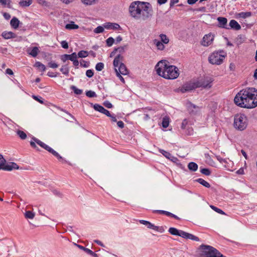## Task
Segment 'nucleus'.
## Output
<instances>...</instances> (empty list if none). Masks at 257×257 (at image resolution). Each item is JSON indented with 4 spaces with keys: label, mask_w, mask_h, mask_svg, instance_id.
<instances>
[{
    "label": "nucleus",
    "mask_w": 257,
    "mask_h": 257,
    "mask_svg": "<svg viewBox=\"0 0 257 257\" xmlns=\"http://www.w3.org/2000/svg\"><path fill=\"white\" fill-rule=\"evenodd\" d=\"M75 245L78 247H79L80 249L84 250L86 253H87V254H89V253H91V252H90V249H89V248H86L82 245H79V244H75Z\"/></svg>",
    "instance_id": "nucleus-49"
},
{
    "label": "nucleus",
    "mask_w": 257,
    "mask_h": 257,
    "mask_svg": "<svg viewBox=\"0 0 257 257\" xmlns=\"http://www.w3.org/2000/svg\"><path fill=\"white\" fill-rule=\"evenodd\" d=\"M2 37L5 39H9L11 38H15L16 35L15 33L12 32H4L2 34Z\"/></svg>",
    "instance_id": "nucleus-20"
},
{
    "label": "nucleus",
    "mask_w": 257,
    "mask_h": 257,
    "mask_svg": "<svg viewBox=\"0 0 257 257\" xmlns=\"http://www.w3.org/2000/svg\"><path fill=\"white\" fill-rule=\"evenodd\" d=\"M26 218L33 219L35 217V213L31 211H27L25 213Z\"/></svg>",
    "instance_id": "nucleus-35"
},
{
    "label": "nucleus",
    "mask_w": 257,
    "mask_h": 257,
    "mask_svg": "<svg viewBox=\"0 0 257 257\" xmlns=\"http://www.w3.org/2000/svg\"><path fill=\"white\" fill-rule=\"evenodd\" d=\"M166 158L170 160L171 161H172L174 163H177V161H178V159L172 156L170 153L165 151L163 150H161L160 151Z\"/></svg>",
    "instance_id": "nucleus-14"
},
{
    "label": "nucleus",
    "mask_w": 257,
    "mask_h": 257,
    "mask_svg": "<svg viewBox=\"0 0 257 257\" xmlns=\"http://www.w3.org/2000/svg\"><path fill=\"white\" fill-rule=\"evenodd\" d=\"M75 57H77V54L75 52H74L71 54H64L62 55L61 59L63 62H65L68 60L70 61L73 60V59L75 58Z\"/></svg>",
    "instance_id": "nucleus-17"
},
{
    "label": "nucleus",
    "mask_w": 257,
    "mask_h": 257,
    "mask_svg": "<svg viewBox=\"0 0 257 257\" xmlns=\"http://www.w3.org/2000/svg\"><path fill=\"white\" fill-rule=\"evenodd\" d=\"M200 172L206 176H209L211 174V172L209 169L207 168H203L201 169Z\"/></svg>",
    "instance_id": "nucleus-46"
},
{
    "label": "nucleus",
    "mask_w": 257,
    "mask_h": 257,
    "mask_svg": "<svg viewBox=\"0 0 257 257\" xmlns=\"http://www.w3.org/2000/svg\"><path fill=\"white\" fill-rule=\"evenodd\" d=\"M162 124L164 128H167L169 124V117L168 116L163 117Z\"/></svg>",
    "instance_id": "nucleus-30"
},
{
    "label": "nucleus",
    "mask_w": 257,
    "mask_h": 257,
    "mask_svg": "<svg viewBox=\"0 0 257 257\" xmlns=\"http://www.w3.org/2000/svg\"><path fill=\"white\" fill-rule=\"evenodd\" d=\"M195 181L206 188L210 187V184L202 178H198Z\"/></svg>",
    "instance_id": "nucleus-25"
},
{
    "label": "nucleus",
    "mask_w": 257,
    "mask_h": 257,
    "mask_svg": "<svg viewBox=\"0 0 257 257\" xmlns=\"http://www.w3.org/2000/svg\"><path fill=\"white\" fill-rule=\"evenodd\" d=\"M104 68V64L102 62H99L96 64L95 69L98 71H101Z\"/></svg>",
    "instance_id": "nucleus-42"
},
{
    "label": "nucleus",
    "mask_w": 257,
    "mask_h": 257,
    "mask_svg": "<svg viewBox=\"0 0 257 257\" xmlns=\"http://www.w3.org/2000/svg\"><path fill=\"white\" fill-rule=\"evenodd\" d=\"M213 80L210 78H206L196 81L197 88L202 87L204 89H209L212 87Z\"/></svg>",
    "instance_id": "nucleus-8"
},
{
    "label": "nucleus",
    "mask_w": 257,
    "mask_h": 257,
    "mask_svg": "<svg viewBox=\"0 0 257 257\" xmlns=\"http://www.w3.org/2000/svg\"><path fill=\"white\" fill-rule=\"evenodd\" d=\"M217 160L220 163H226V160L222 158L220 156L216 157Z\"/></svg>",
    "instance_id": "nucleus-64"
},
{
    "label": "nucleus",
    "mask_w": 257,
    "mask_h": 257,
    "mask_svg": "<svg viewBox=\"0 0 257 257\" xmlns=\"http://www.w3.org/2000/svg\"><path fill=\"white\" fill-rule=\"evenodd\" d=\"M247 119L244 114H237L234 116V126L239 131L244 130L247 126Z\"/></svg>",
    "instance_id": "nucleus-6"
},
{
    "label": "nucleus",
    "mask_w": 257,
    "mask_h": 257,
    "mask_svg": "<svg viewBox=\"0 0 257 257\" xmlns=\"http://www.w3.org/2000/svg\"><path fill=\"white\" fill-rule=\"evenodd\" d=\"M39 52V50L37 47H34L32 48L30 52H29V54L31 55L33 57H36L38 53Z\"/></svg>",
    "instance_id": "nucleus-28"
},
{
    "label": "nucleus",
    "mask_w": 257,
    "mask_h": 257,
    "mask_svg": "<svg viewBox=\"0 0 257 257\" xmlns=\"http://www.w3.org/2000/svg\"><path fill=\"white\" fill-rule=\"evenodd\" d=\"M166 60L160 61L155 66L157 73L160 76L167 79L177 78L179 73L178 68L174 65L167 64Z\"/></svg>",
    "instance_id": "nucleus-3"
},
{
    "label": "nucleus",
    "mask_w": 257,
    "mask_h": 257,
    "mask_svg": "<svg viewBox=\"0 0 257 257\" xmlns=\"http://www.w3.org/2000/svg\"><path fill=\"white\" fill-rule=\"evenodd\" d=\"M50 153L55 156L59 160V161L61 162L62 163H67V161L66 160L63 159L57 152L54 150H53L52 152H51Z\"/></svg>",
    "instance_id": "nucleus-22"
},
{
    "label": "nucleus",
    "mask_w": 257,
    "mask_h": 257,
    "mask_svg": "<svg viewBox=\"0 0 257 257\" xmlns=\"http://www.w3.org/2000/svg\"><path fill=\"white\" fill-rule=\"evenodd\" d=\"M37 2L39 4L43 6L49 7L50 6V3L45 0H37Z\"/></svg>",
    "instance_id": "nucleus-51"
},
{
    "label": "nucleus",
    "mask_w": 257,
    "mask_h": 257,
    "mask_svg": "<svg viewBox=\"0 0 257 257\" xmlns=\"http://www.w3.org/2000/svg\"><path fill=\"white\" fill-rule=\"evenodd\" d=\"M19 20L16 17L13 18L10 22L11 26L14 29H17L19 27Z\"/></svg>",
    "instance_id": "nucleus-21"
},
{
    "label": "nucleus",
    "mask_w": 257,
    "mask_h": 257,
    "mask_svg": "<svg viewBox=\"0 0 257 257\" xmlns=\"http://www.w3.org/2000/svg\"><path fill=\"white\" fill-rule=\"evenodd\" d=\"M187 239H190L196 241H199V238L198 237L189 233H188Z\"/></svg>",
    "instance_id": "nucleus-43"
},
{
    "label": "nucleus",
    "mask_w": 257,
    "mask_h": 257,
    "mask_svg": "<svg viewBox=\"0 0 257 257\" xmlns=\"http://www.w3.org/2000/svg\"><path fill=\"white\" fill-rule=\"evenodd\" d=\"M106 44L108 47L111 46L114 42V39L112 37H109L106 40Z\"/></svg>",
    "instance_id": "nucleus-47"
},
{
    "label": "nucleus",
    "mask_w": 257,
    "mask_h": 257,
    "mask_svg": "<svg viewBox=\"0 0 257 257\" xmlns=\"http://www.w3.org/2000/svg\"><path fill=\"white\" fill-rule=\"evenodd\" d=\"M179 2V0H171L170 3V7H173L175 4H177Z\"/></svg>",
    "instance_id": "nucleus-61"
},
{
    "label": "nucleus",
    "mask_w": 257,
    "mask_h": 257,
    "mask_svg": "<svg viewBox=\"0 0 257 257\" xmlns=\"http://www.w3.org/2000/svg\"><path fill=\"white\" fill-rule=\"evenodd\" d=\"M104 26H98L94 30V32L96 34L101 33L104 31Z\"/></svg>",
    "instance_id": "nucleus-44"
},
{
    "label": "nucleus",
    "mask_w": 257,
    "mask_h": 257,
    "mask_svg": "<svg viewBox=\"0 0 257 257\" xmlns=\"http://www.w3.org/2000/svg\"><path fill=\"white\" fill-rule=\"evenodd\" d=\"M70 88L76 94L80 95L82 93V90L77 88L75 86L72 85Z\"/></svg>",
    "instance_id": "nucleus-39"
},
{
    "label": "nucleus",
    "mask_w": 257,
    "mask_h": 257,
    "mask_svg": "<svg viewBox=\"0 0 257 257\" xmlns=\"http://www.w3.org/2000/svg\"><path fill=\"white\" fill-rule=\"evenodd\" d=\"M11 1L10 0H0V3L3 5L10 4Z\"/></svg>",
    "instance_id": "nucleus-62"
},
{
    "label": "nucleus",
    "mask_w": 257,
    "mask_h": 257,
    "mask_svg": "<svg viewBox=\"0 0 257 257\" xmlns=\"http://www.w3.org/2000/svg\"><path fill=\"white\" fill-rule=\"evenodd\" d=\"M187 105L188 110L189 111V112L191 114H196L199 109L198 106L193 104L191 102L188 103Z\"/></svg>",
    "instance_id": "nucleus-15"
},
{
    "label": "nucleus",
    "mask_w": 257,
    "mask_h": 257,
    "mask_svg": "<svg viewBox=\"0 0 257 257\" xmlns=\"http://www.w3.org/2000/svg\"><path fill=\"white\" fill-rule=\"evenodd\" d=\"M217 21L218 22V26L219 27L226 29H229V27H228V25H227V20L226 18L218 17L217 18Z\"/></svg>",
    "instance_id": "nucleus-11"
},
{
    "label": "nucleus",
    "mask_w": 257,
    "mask_h": 257,
    "mask_svg": "<svg viewBox=\"0 0 257 257\" xmlns=\"http://www.w3.org/2000/svg\"><path fill=\"white\" fill-rule=\"evenodd\" d=\"M103 26L106 29H121L120 26L116 23H106L104 24Z\"/></svg>",
    "instance_id": "nucleus-16"
},
{
    "label": "nucleus",
    "mask_w": 257,
    "mask_h": 257,
    "mask_svg": "<svg viewBox=\"0 0 257 257\" xmlns=\"http://www.w3.org/2000/svg\"><path fill=\"white\" fill-rule=\"evenodd\" d=\"M81 1L85 5H92L97 2L98 0H81Z\"/></svg>",
    "instance_id": "nucleus-34"
},
{
    "label": "nucleus",
    "mask_w": 257,
    "mask_h": 257,
    "mask_svg": "<svg viewBox=\"0 0 257 257\" xmlns=\"http://www.w3.org/2000/svg\"><path fill=\"white\" fill-rule=\"evenodd\" d=\"M129 12L135 19L146 21L152 17L153 10L150 3L136 1L130 5Z\"/></svg>",
    "instance_id": "nucleus-2"
},
{
    "label": "nucleus",
    "mask_w": 257,
    "mask_h": 257,
    "mask_svg": "<svg viewBox=\"0 0 257 257\" xmlns=\"http://www.w3.org/2000/svg\"><path fill=\"white\" fill-rule=\"evenodd\" d=\"M79 28L77 25L75 24L74 22H71L70 23L66 24L65 28L68 30L77 29Z\"/></svg>",
    "instance_id": "nucleus-26"
},
{
    "label": "nucleus",
    "mask_w": 257,
    "mask_h": 257,
    "mask_svg": "<svg viewBox=\"0 0 257 257\" xmlns=\"http://www.w3.org/2000/svg\"><path fill=\"white\" fill-rule=\"evenodd\" d=\"M196 81L187 82L180 88V91L182 93H185L196 88Z\"/></svg>",
    "instance_id": "nucleus-9"
},
{
    "label": "nucleus",
    "mask_w": 257,
    "mask_h": 257,
    "mask_svg": "<svg viewBox=\"0 0 257 257\" xmlns=\"http://www.w3.org/2000/svg\"><path fill=\"white\" fill-rule=\"evenodd\" d=\"M18 165L14 162H11L10 164L4 165L1 169L6 171H12L13 169H19Z\"/></svg>",
    "instance_id": "nucleus-13"
},
{
    "label": "nucleus",
    "mask_w": 257,
    "mask_h": 257,
    "mask_svg": "<svg viewBox=\"0 0 257 257\" xmlns=\"http://www.w3.org/2000/svg\"><path fill=\"white\" fill-rule=\"evenodd\" d=\"M71 61L73 62V64L75 66H78L79 65V62L77 59V57H75V58L73 59Z\"/></svg>",
    "instance_id": "nucleus-63"
},
{
    "label": "nucleus",
    "mask_w": 257,
    "mask_h": 257,
    "mask_svg": "<svg viewBox=\"0 0 257 257\" xmlns=\"http://www.w3.org/2000/svg\"><path fill=\"white\" fill-rule=\"evenodd\" d=\"M32 139L39 146H40L42 148H45L46 144L41 142L40 140L37 139V138L33 137Z\"/></svg>",
    "instance_id": "nucleus-41"
},
{
    "label": "nucleus",
    "mask_w": 257,
    "mask_h": 257,
    "mask_svg": "<svg viewBox=\"0 0 257 257\" xmlns=\"http://www.w3.org/2000/svg\"><path fill=\"white\" fill-rule=\"evenodd\" d=\"M117 126L121 128H122L124 127V123L121 120H119L117 122Z\"/></svg>",
    "instance_id": "nucleus-60"
},
{
    "label": "nucleus",
    "mask_w": 257,
    "mask_h": 257,
    "mask_svg": "<svg viewBox=\"0 0 257 257\" xmlns=\"http://www.w3.org/2000/svg\"><path fill=\"white\" fill-rule=\"evenodd\" d=\"M210 207L213 209L214 210V211H215L216 212L220 214H224L225 213L220 209L219 208H217L216 207L214 206H213V205H211L210 206Z\"/></svg>",
    "instance_id": "nucleus-50"
},
{
    "label": "nucleus",
    "mask_w": 257,
    "mask_h": 257,
    "mask_svg": "<svg viewBox=\"0 0 257 257\" xmlns=\"http://www.w3.org/2000/svg\"><path fill=\"white\" fill-rule=\"evenodd\" d=\"M104 105L108 108H111L112 107V104L108 101H106L103 103Z\"/></svg>",
    "instance_id": "nucleus-57"
},
{
    "label": "nucleus",
    "mask_w": 257,
    "mask_h": 257,
    "mask_svg": "<svg viewBox=\"0 0 257 257\" xmlns=\"http://www.w3.org/2000/svg\"><path fill=\"white\" fill-rule=\"evenodd\" d=\"M160 37L161 39V41L164 44H168L169 42V39L165 34H161Z\"/></svg>",
    "instance_id": "nucleus-37"
},
{
    "label": "nucleus",
    "mask_w": 257,
    "mask_h": 257,
    "mask_svg": "<svg viewBox=\"0 0 257 257\" xmlns=\"http://www.w3.org/2000/svg\"><path fill=\"white\" fill-rule=\"evenodd\" d=\"M6 162V161L4 158L3 155L0 154V170L2 168L3 166L5 164Z\"/></svg>",
    "instance_id": "nucleus-52"
},
{
    "label": "nucleus",
    "mask_w": 257,
    "mask_h": 257,
    "mask_svg": "<svg viewBox=\"0 0 257 257\" xmlns=\"http://www.w3.org/2000/svg\"><path fill=\"white\" fill-rule=\"evenodd\" d=\"M48 66L52 68H56L58 67V65L57 64L52 61L48 63Z\"/></svg>",
    "instance_id": "nucleus-55"
},
{
    "label": "nucleus",
    "mask_w": 257,
    "mask_h": 257,
    "mask_svg": "<svg viewBox=\"0 0 257 257\" xmlns=\"http://www.w3.org/2000/svg\"><path fill=\"white\" fill-rule=\"evenodd\" d=\"M93 75V71L91 69L87 70L86 72V75L89 78L92 77Z\"/></svg>",
    "instance_id": "nucleus-54"
},
{
    "label": "nucleus",
    "mask_w": 257,
    "mask_h": 257,
    "mask_svg": "<svg viewBox=\"0 0 257 257\" xmlns=\"http://www.w3.org/2000/svg\"><path fill=\"white\" fill-rule=\"evenodd\" d=\"M34 66L39 69L42 72L45 71L46 70L45 66L40 62H36L34 65Z\"/></svg>",
    "instance_id": "nucleus-29"
},
{
    "label": "nucleus",
    "mask_w": 257,
    "mask_h": 257,
    "mask_svg": "<svg viewBox=\"0 0 257 257\" xmlns=\"http://www.w3.org/2000/svg\"><path fill=\"white\" fill-rule=\"evenodd\" d=\"M188 123V121L186 119H185L183 120L181 124V128L182 129H185L186 128V126Z\"/></svg>",
    "instance_id": "nucleus-59"
},
{
    "label": "nucleus",
    "mask_w": 257,
    "mask_h": 257,
    "mask_svg": "<svg viewBox=\"0 0 257 257\" xmlns=\"http://www.w3.org/2000/svg\"><path fill=\"white\" fill-rule=\"evenodd\" d=\"M61 47L64 49H68V43L66 41H62L61 42Z\"/></svg>",
    "instance_id": "nucleus-56"
},
{
    "label": "nucleus",
    "mask_w": 257,
    "mask_h": 257,
    "mask_svg": "<svg viewBox=\"0 0 257 257\" xmlns=\"http://www.w3.org/2000/svg\"><path fill=\"white\" fill-rule=\"evenodd\" d=\"M88 55V52L86 51H80L78 53L77 56L79 58H85Z\"/></svg>",
    "instance_id": "nucleus-36"
},
{
    "label": "nucleus",
    "mask_w": 257,
    "mask_h": 257,
    "mask_svg": "<svg viewBox=\"0 0 257 257\" xmlns=\"http://www.w3.org/2000/svg\"><path fill=\"white\" fill-rule=\"evenodd\" d=\"M237 106L245 108H253L257 106V89L248 87L240 90L234 98Z\"/></svg>",
    "instance_id": "nucleus-1"
},
{
    "label": "nucleus",
    "mask_w": 257,
    "mask_h": 257,
    "mask_svg": "<svg viewBox=\"0 0 257 257\" xmlns=\"http://www.w3.org/2000/svg\"><path fill=\"white\" fill-rule=\"evenodd\" d=\"M94 109L102 113L105 114L106 116H110V113L108 110L105 109L102 106L95 104L93 105Z\"/></svg>",
    "instance_id": "nucleus-12"
},
{
    "label": "nucleus",
    "mask_w": 257,
    "mask_h": 257,
    "mask_svg": "<svg viewBox=\"0 0 257 257\" xmlns=\"http://www.w3.org/2000/svg\"><path fill=\"white\" fill-rule=\"evenodd\" d=\"M123 57L120 54L117 55L114 59L113 64L115 67L116 73H118L125 75L128 74V70L126 66L122 63Z\"/></svg>",
    "instance_id": "nucleus-5"
},
{
    "label": "nucleus",
    "mask_w": 257,
    "mask_h": 257,
    "mask_svg": "<svg viewBox=\"0 0 257 257\" xmlns=\"http://www.w3.org/2000/svg\"><path fill=\"white\" fill-rule=\"evenodd\" d=\"M229 29H232L235 30H239L241 29L240 25L234 20H231L228 26Z\"/></svg>",
    "instance_id": "nucleus-18"
},
{
    "label": "nucleus",
    "mask_w": 257,
    "mask_h": 257,
    "mask_svg": "<svg viewBox=\"0 0 257 257\" xmlns=\"http://www.w3.org/2000/svg\"><path fill=\"white\" fill-rule=\"evenodd\" d=\"M86 95L89 97H96V94L94 91L92 90L87 91L86 92Z\"/></svg>",
    "instance_id": "nucleus-48"
},
{
    "label": "nucleus",
    "mask_w": 257,
    "mask_h": 257,
    "mask_svg": "<svg viewBox=\"0 0 257 257\" xmlns=\"http://www.w3.org/2000/svg\"><path fill=\"white\" fill-rule=\"evenodd\" d=\"M154 212H158V213H159L162 214H165L167 216H171V217H173L178 220L180 219V218L178 217L176 215H175L170 212L167 211L161 210H154Z\"/></svg>",
    "instance_id": "nucleus-19"
},
{
    "label": "nucleus",
    "mask_w": 257,
    "mask_h": 257,
    "mask_svg": "<svg viewBox=\"0 0 257 257\" xmlns=\"http://www.w3.org/2000/svg\"><path fill=\"white\" fill-rule=\"evenodd\" d=\"M188 233V232L180 230L178 236L187 239Z\"/></svg>",
    "instance_id": "nucleus-53"
},
{
    "label": "nucleus",
    "mask_w": 257,
    "mask_h": 257,
    "mask_svg": "<svg viewBox=\"0 0 257 257\" xmlns=\"http://www.w3.org/2000/svg\"><path fill=\"white\" fill-rule=\"evenodd\" d=\"M60 71L64 75L68 76L69 72V68L68 64H65L62 66L60 69Z\"/></svg>",
    "instance_id": "nucleus-23"
},
{
    "label": "nucleus",
    "mask_w": 257,
    "mask_h": 257,
    "mask_svg": "<svg viewBox=\"0 0 257 257\" xmlns=\"http://www.w3.org/2000/svg\"><path fill=\"white\" fill-rule=\"evenodd\" d=\"M238 16L240 18L245 19L249 17L251 15V12H241L237 14Z\"/></svg>",
    "instance_id": "nucleus-33"
},
{
    "label": "nucleus",
    "mask_w": 257,
    "mask_h": 257,
    "mask_svg": "<svg viewBox=\"0 0 257 257\" xmlns=\"http://www.w3.org/2000/svg\"><path fill=\"white\" fill-rule=\"evenodd\" d=\"M17 134L19 136V137L22 140H25L27 138L26 134L22 131L19 130L17 131Z\"/></svg>",
    "instance_id": "nucleus-40"
},
{
    "label": "nucleus",
    "mask_w": 257,
    "mask_h": 257,
    "mask_svg": "<svg viewBox=\"0 0 257 257\" xmlns=\"http://www.w3.org/2000/svg\"><path fill=\"white\" fill-rule=\"evenodd\" d=\"M223 51L219 52H213L208 57V61L212 64L220 65L223 61L225 55L222 54Z\"/></svg>",
    "instance_id": "nucleus-7"
},
{
    "label": "nucleus",
    "mask_w": 257,
    "mask_h": 257,
    "mask_svg": "<svg viewBox=\"0 0 257 257\" xmlns=\"http://www.w3.org/2000/svg\"><path fill=\"white\" fill-rule=\"evenodd\" d=\"M147 226L149 228L153 229L156 231H160L162 232L159 229V227L158 226H155L154 224H152L150 222L148 221V224L147 225Z\"/></svg>",
    "instance_id": "nucleus-38"
},
{
    "label": "nucleus",
    "mask_w": 257,
    "mask_h": 257,
    "mask_svg": "<svg viewBox=\"0 0 257 257\" xmlns=\"http://www.w3.org/2000/svg\"><path fill=\"white\" fill-rule=\"evenodd\" d=\"M33 98L38 101V102H39L41 104H43L44 103V101L41 99V97H40V98H39V97L38 96H36V95H33Z\"/></svg>",
    "instance_id": "nucleus-58"
},
{
    "label": "nucleus",
    "mask_w": 257,
    "mask_h": 257,
    "mask_svg": "<svg viewBox=\"0 0 257 257\" xmlns=\"http://www.w3.org/2000/svg\"><path fill=\"white\" fill-rule=\"evenodd\" d=\"M188 168L190 171L195 172L198 169V165L194 162H190L188 165Z\"/></svg>",
    "instance_id": "nucleus-24"
},
{
    "label": "nucleus",
    "mask_w": 257,
    "mask_h": 257,
    "mask_svg": "<svg viewBox=\"0 0 257 257\" xmlns=\"http://www.w3.org/2000/svg\"><path fill=\"white\" fill-rule=\"evenodd\" d=\"M180 230H178L174 227H170L169 229V232L172 234L174 235H179V233Z\"/></svg>",
    "instance_id": "nucleus-32"
},
{
    "label": "nucleus",
    "mask_w": 257,
    "mask_h": 257,
    "mask_svg": "<svg viewBox=\"0 0 257 257\" xmlns=\"http://www.w3.org/2000/svg\"><path fill=\"white\" fill-rule=\"evenodd\" d=\"M214 36L210 33L204 36L201 42V44L204 46H208L210 45L214 40Z\"/></svg>",
    "instance_id": "nucleus-10"
},
{
    "label": "nucleus",
    "mask_w": 257,
    "mask_h": 257,
    "mask_svg": "<svg viewBox=\"0 0 257 257\" xmlns=\"http://www.w3.org/2000/svg\"><path fill=\"white\" fill-rule=\"evenodd\" d=\"M32 2V0H21L19 5L22 7H26L29 6Z\"/></svg>",
    "instance_id": "nucleus-27"
},
{
    "label": "nucleus",
    "mask_w": 257,
    "mask_h": 257,
    "mask_svg": "<svg viewBox=\"0 0 257 257\" xmlns=\"http://www.w3.org/2000/svg\"><path fill=\"white\" fill-rule=\"evenodd\" d=\"M155 44H156L157 48L160 50H163L165 48V46L162 42L157 41V40H155L154 42Z\"/></svg>",
    "instance_id": "nucleus-31"
},
{
    "label": "nucleus",
    "mask_w": 257,
    "mask_h": 257,
    "mask_svg": "<svg viewBox=\"0 0 257 257\" xmlns=\"http://www.w3.org/2000/svg\"><path fill=\"white\" fill-rule=\"evenodd\" d=\"M199 249L202 252L201 255L202 257H225L216 248L210 245L202 244Z\"/></svg>",
    "instance_id": "nucleus-4"
},
{
    "label": "nucleus",
    "mask_w": 257,
    "mask_h": 257,
    "mask_svg": "<svg viewBox=\"0 0 257 257\" xmlns=\"http://www.w3.org/2000/svg\"><path fill=\"white\" fill-rule=\"evenodd\" d=\"M126 48L127 45H124L123 46H120L117 48H115L114 51H118L120 53H122Z\"/></svg>",
    "instance_id": "nucleus-45"
}]
</instances>
